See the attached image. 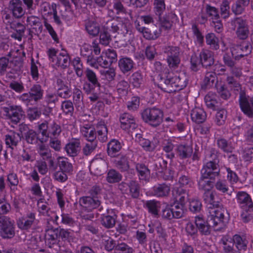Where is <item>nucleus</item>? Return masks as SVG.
Returning a JSON list of instances; mask_svg holds the SVG:
<instances>
[{
	"label": "nucleus",
	"instance_id": "1",
	"mask_svg": "<svg viewBox=\"0 0 253 253\" xmlns=\"http://www.w3.org/2000/svg\"><path fill=\"white\" fill-rule=\"evenodd\" d=\"M223 51H226L227 52L223 56V60L224 63L227 66L232 67L234 66V63L231 58V56L234 57L235 59H238L239 57H243L248 55L251 52V49L249 45L244 42L241 45H236L235 44H231L230 46V52H228V48L225 47V43L223 42L222 43Z\"/></svg>",
	"mask_w": 253,
	"mask_h": 253
},
{
	"label": "nucleus",
	"instance_id": "2",
	"mask_svg": "<svg viewBox=\"0 0 253 253\" xmlns=\"http://www.w3.org/2000/svg\"><path fill=\"white\" fill-rule=\"evenodd\" d=\"M49 60L54 67L67 68L70 64L69 56L65 50L58 53L54 48H49L47 51Z\"/></svg>",
	"mask_w": 253,
	"mask_h": 253
},
{
	"label": "nucleus",
	"instance_id": "3",
	"mask_svg": "<svg viewBox=\"0 0 253 253\" xmlns=\"http://www.w3.org/2000/svg\"><path fill=\"white\" fill-rule=\"evenodd\" d=\"M129 25L127 19L117 17L116 19L108 20L104 25V28L113 33H117L126 36L129 32Z\"/></svg>",
	"mask_w": 253,
	"mask_h": 253
},
{
	"label": "nucleus",
	"instance_id": "4",
	"mask_svg": "<svg viewBox=\"0 0 253 253\" xmlns=\"http://www.w3.org/2000/svg\"><path fill=\"white\" fill-rule=\"evenodd\" d=\"M43 94L42 86L39 84H34L28 92L23 93L18 98L27 106L34 105L42 98Z\"/></svg>",
	"mask_w": 253,
	"mask_h": 253
},
{
	"label": "nucleus",
	"instance_id": "5",
	"mask_svg": "<svg viewBox=\"0 0 253 253\" xmlns=\"http://www.w3.org/2000/svg\"><path fill=\"white\" fill-rule=\"evenodd\" d=\"M225 213H226V211L218 206L210 209L207 219L209 224L213 227L224 225L228 219V216H225Z\"/></svg>",
	"mask_w": 253,
	"mask_h": 253
},
{
	"label": "nucleus",
	"instance_id": "6",
	"mask_svg": "<svg viewBox=\"0 0 253 253\" xmlns=\"http://www.w3.org/2000/svg\"><path fill=\"white\" fill-rule=\"evenodd\" d=\"M163 116L161 110L156 107L146 108L142 113L143 120L154 126H159L162 123Z\"/></svg>",
	"mask_w": 253,
	"mask_h": 253
},
{
	"label": "nucleus",
	"instance_id": "7",
	"mask_svg": "<svg viewBox=\"0 0 253 253\" xmlns=\"http://www.w3.org/2000/svg\"><path fill=\"white\" fill-rule=\"evenodd\" d=\"M164 52L167 55L169 66L171 68H177L180 62L179 48L175 46L167 45L164 48Z\"/></svg>",
	"mask_w": 253,
	"mask_h": 253
},
{
	"label": "nucleus",
	"instance_id": "8",
	"mask_svg": "<svg viewBox=\"0 0 253 253\" xmlns=\"http://www.w3.org/2000/svg\"><path fill=\"white\" fill-rule=\"evenodd\" d=\"M0 234L3 238H11L15 235L13 222L6 216L0 217Z\"/></svg>",
	"mask_w": 253,
	"mask_h": 253
},
{
	"label": "nucleus",
	"instance_id": "9",
	"mask_svg": "<svg viewBox=\"0 0 253 253\" xmlns=\"http://www.w3.org/2000/svg\"><path fill=\"white\" fill-rule=\"evenodd\" d=\"M158 80L163 81L168 86L175 87L178 89H181L186 86L185 80H182L179 76H173L172 73H169L166 79H164L161 74L157 76Z\"/></svg>",
	"mask_w": 253,
	"mask_h": 253
},
{
	"label": "nucleus",
	"instance_id": "10",
	"mask_svg": "<svg viewBox=\"0 0 253 253\" xmlns=\"http://www.w3.org/2000/svg\"><path fill=\"white\" fill-rule=\"evenodd\" d=\"M232 24L237 27L236 35L242 40L246 39L249 34V26L246 20L241 17H238L232 21Z\"/></svg>",
	"mask_w": 253,
	"mask_h": 253
},
{
	"label": "nucleus",
	"instance_id": "11",
	"mask_svg": "<svg viewBox=\"0 0 253 253\" xmlns=\"http://www.w3.org/2000/svg\"><path fill=\"white\" fill-rule=\"evenodd\" d=\"M3 110L6 116L14 124L19 122L23 115V111L21 106H10L3 107Z\"/></svg>",
	"mask_w": 253,
	"mask_h": 253
},
{
	"label": "nucleus",
	"instance_id": "12",
	"mask_svg": "<svg viewBox=\"0 0 253 253\" xmlns=\"http://www.w3.org/2000/svg\"><path fill=\"white\" fill-rule=\"evenodd\" d=\"M236 199L240 207L243 210L250 212L253 211V202L251 196L247 192H237Z\"/></svg>",
	"mask_w": 253,
	"mask_h": 253
},
{
	"label": "nucleus",
	"instance_id": "13",
	"mask_svg": "<svg viewBox=\"0 0 253 253\" xmlns=\"http://www.w3.org/2000/svg\"><path fill=\"white\" fill-rule=\"evenodd\" d=\"M240 106L242 111L249 118L253 117V96L240 95Z\"/></svg>",
	"mask_w": 253,
	"mask_h": 253
},
{
	"label": "nucleus",
	"instance_id": "14",
	"mask_svg": "<svg viewBox=\"0 0 253 253\" xmlns=\"http://www.w3.org/2000/svg\"><path fill=\"white\" fill-rule=\"evenodd\" d=\"M201 172L202 175L213 179L219 175V169L215 162L210 161L204 165Z\"/></svg>",
	"mask_w": 253,
	"mask_h": 253
},
{
	"label": "nucleus",
	"instance_id": "15",
	"mask_svg": "<svg viewBox=\"0 0 253 253\" xmlns=\"http://www.w3.org/2000/svg\"><path fill=\"white\" fill-rule=\"evenodd\" d=\"M79 203L82 207L87 211H91L96 209L100 205V201L96 197L85 196L82 197L80 199Z\"/></svg>",
	"mask_w": 253,
	"mask_h": 253
},
{
	"label": "nucleus",
	"instance_id": "16",
	"mask_svg": "<svg viewBox=\"0 0 253 253\" xmlns=\"http://www.w3.org/2000/svg\"><path fill=\"white\" fill-rule=\"evenodd\" d=\"M121 128L125 130L128 131L134 129L136 127V124L134 118L128 113L123 114L120 118Z\"/></svg>",
	"mask_w": 253,
	"mask_h": 253
},
{
	"label": "nucleus",
	"instance_id": "17",
	"mask_svg": "<svg viewBox=\"0 0 253 253\" xmlns=\"http://www.w3.org/2000/svg\"><path fill=\"white\" fill-rule=\"evenodd\" d=\"M172 194V196L175 199L174 202L180 203L182 206H185L189 198L188 192L185 189L178 187L176 185L173 187Z\"/></svg>",
	"mask_w": 253,
	"mask_h": 253
},
{
	"label": "nucleus",
	"instance_id": "18",
	"mask_svg": "<svg viewBox=\"0 0 253 253\" xmlns=\"http://www.w3.org/2000/svg\"><path fill=\"white\" fill-rule=\"evenodd\" d=\"M80 132L82 135L88 141H93L96 138L95 129L89 122L81 125Z\"/></svg>",
	"mask_w": 253,
	"mask_h": 253
},
{
	"label": "nucleus",
	"instance_id": "19",
	"mask_svg": "<svg viewBox=\"0 0 253 253\" xmlns=\"http://www.w3.org/2000/svg\"><path fill=\"white\" fill-rule=\"evenodd\" d=\"M9 8L12 15L16 18L22 17L25 13L22 1L20 0H11Z\"/></svg>",
	"mask_w": 253,
	"mask_h": 253
},
{
	"label": "nucleus",
	"instance_id": "20",
	"mask_svg": "<svg viewBox=\"0 0 253 253\" xmlns=\"http://www.w3.org/2000/svg\"><path fill=\"white\" fill-rule=\"evenodd\" d=\"M177 156L180 159L190 158L193 152L192 146L185 144H181L177 146L175 149Z\"/></svg>",
	"mask_w": 253,
	"mask_h": 253
},
{
	"label": "nucleus",
	"instance_id": "21",
	"mask_svg": "<svg viewBox=\"0 0 253 253\" xmlns=\"http://www.w3.org/2000/svg\"><path fill=\"white\" fill-rule=\"evenodd\" d=\"M35 220V214L29 213L25 217L19 218L17 224L18 227L22 230H28L30 229Z\"/></svg>",
	"mask_w": 253,
	"mask_h": 253
},
{
	"label": "nucleus",
	"instance_id": "22",
	"mask_svg": "<svg viewBox=\"0 0 253 253\" xmlns=\"http://www.w3.org/2000/svg\"><path fill=\"white\" fill-rule=\"evenodd\" d=\"M58 234L59 230L57 228L50 227L45 229V243L49 248H51L52 245L57 242Z\"/></svg>",
	"mask_w": 253,
	"mask_h": 253
},
{
	"label": "nucleus",
	"instance_id": "23",
	"mask_svg": "<svg viewBox=\"0 0 253 253\" xmlns=\"http://www.w3.org/2000/svg\"><path fill=\"white\" fill-rule=\"evenodd\" d=\"M104 56L103 55L102 53L101 55L97 58H94L93 57H89L87 60V63L90 66L95 68H98V66L107 68L111 66L108 61H107L104 59Z\"/></svg>",
	"mask_w": 253,
	"mask_h": 253
},
{
	"label": "nucleus",
	"instance_id": "24",
	"mask_svg": "<svg viewBox=\"0 0 253 253\" xmlns=\"http://www.w3.org/2000/svg\"><path fill=\"white\" fill-rule=\"evenodd\" d=\"M170 191V185L166 183L159 184L153 187V195L157 197H167Z\"/></svg>",
	"mask_w": 253,
	"mask_h": 253
},
{
	"label": "nucleus",
	"instance_id": "25",
	"mask_svg": "<svg viewBox=\"0 0 253 253\" xmlns=\"http://www.w3.org/2000/svg\"><path fill=\"white\" fill-rule=\"evenodd\" d=\"M232 242L235 245L238 251L240 253L245 252L246 250L248 241L245 236H240L236 234L233 237Z\"/></svg>",
	"mask_w": 253,
	"mask_h": 253
},
{
	"label": "nucleus",
	"instance_id": "26",
	"mask_svg": "<svg viewBox=\"0 0 253 253\" xmlns=\"http://www.w3.org/2000/svg\"><path fill=\"white\" fill-rule=\"evenodd\" d=\"M195 223L199 231L203 234L207 235L210 233V226L208 221H206L202 215H198L195 217Z\"/></svg>",
	"mask_w": 253,
	"mask_h": 253
},
{
	"label": "nucleus",
	"instance_id": "27",
	"mask_svg": "<svg viewBox=\"0 0 253 253\" xmlns=\"http://www.w3.org/2000/svg\"><path fill=\"white\" fill-rule=\"evenodd\" d=\"M134 63L129 57H125L121 58L118 61V66L121 72L126 74L130 71L133 68Z\"/></svg>",
	"mask_w": 253,
	"mask_h": 253
},
{
	"label": "nucleus",
	"instance_id": "28",
	"mask_svg": "<svg viewBox=\"0 0 253 253\" xmlns=\"http://www.w3.org/2000/svg\"><path fill=\"white\" fill-rule=\"evenodd\" d=\"M122 147L121 143L118 140L113 139L107 145V152L111 157H116Z\"/></svg>",
	"mask_w": 253,
	"mask_h": 253
},
{
	"label": "nucleus",
	"instance_id": "29",
	"mask_svg": "<svg viewBox=\"0 0 253 253\" xmlns=\"http://www.w3.org/2000/svg\"><path fill=\"white\" fill-rule=\"evenodd\" d=\"M201 64L206 67L211 66L214 63L213 53L209 50H203L200 54Z\"/></svg>",
	"mask_w": 253,
	"mask_h": 253
},
{
	"label": "nucleus",
	"instance_id": "30",
	"mask_svg": "<svg viewBox=\"0 0 253 253\" xmlns=\"http://www.w3.org/2000/svg\"><path fill=\"white\" fill-rule=\"evenodd\" d=\"M136 30L143 35L144 38L147 40H155L157 39L160 33L157 31H155L153 33L147 28L142 27L139 24L136 25Z\"/></svg>",
	"mask_w": 253,
	"mask_h": 253
},
{
	"label": "nucleus",
	"instance_id": "31",
	"mask_svg": "<svg viewBox=\"0 0 253 253\" xmlns=\"http://www.w3.org/2000/svg\"><path fill=\"white\" fill-rule=\"evenodd\" d=\"M191 117L193 122L199 124L205 121L206 114L203 109L196 107L192 110Z\"/></svg>",
	"mask_w": 253,
	"mask_h": 253
},
{
	"label": "nucleus",
	"instance_id": "32",
	"mask_svg": "<svg viewBox=\"0 0 253 253\" xmlns=\"http://www.w3.org/2000/svg\"><path fill=\"white\" fill-rule=\"evenodd\" d=\"M215 195V192H211V191L205 192L204 194V200L209 206L210 209L216 207L219 205L218 201L216 200Z\"/></svg>",
	"mask_w": 253,
	"mask_h": 253
},
{
	"label": "nucleus",
	"instance_id": "33",
	"mask_svg": "<svg viewBox=\"0 0 253 253\" xmlns=\"http://www.w3.org/2000/svg\"><path fill=\"white\" fill-rule=\"evenodd\" d=\"M27 26L35 29L36 32L41 33L42 26L40 19L35 16L31 15L28 16L26 20Z\"/></svg>",
	"mask_w": 253,
	"mask_h": 253
},
{
	"label": "nucleus",
	"instance_id": "34",
	"mask_svg": "<svg viewBox=\"0 0 253 253\" xmlns=\"http://www.w3.org/2000/svg\"><path fill=\"white\" fill-rule=\"evenodd\" d=\"M85 30L92 37L97 36L100 31L99 25L94 20H88L86 22Z\"/></svg>",
	"mask_w": 253,
	"mask_h": 253
},
{
	"label": "nucleus",
	"instance_id": "35",
	"mask_svg": "<svg viewBox=\"0 0 253 253\" xmlns=\"http://www.w3.org/2000/svg\"><path fill=\"white\" fill-rule=\"evenodd\" d=\"M177 139H178L177 138ZM176 138H170L166 140L163 143V149L167 153L168 158L172 159L174 157V154L172 152L175 142H176Z\"/></svg>",
	"mask_w": 253,
	"mask_h": 253
},
{
	"label": "nucleus",
	"instance_id": "36",
	"mask_svg": "<svg viewBox=\"0 0 253 253\" xmlns=\"http://www.w3.org/2000/svg\"><path fill=\"white\" fill-rule=\"evenodd\" d=\"M65 149L69 156H76L80 150L79 141L75 140L70 142L66 145Z\"/></svg>",
	"mask_w": 253,
	"mask_h": 253
},
{
	"label": "nucleus",
	"instance_id": "37",
	"mask_svg": "<svg viewBox=\"0 0 253 253\" xmlns=\"http://www.w3.org/2000/svg\"><path fill=\"white\" fill-rule=\"evenodd\" d=\"M209 177L203 175L200 177L198 182L199 188L205 192L210 191L213 187V182Z\"/></svg>",
	"mask_w": 253,
	"mask_h": 253
},
{
	"label": "nucleus",
	"instance_id": "38",
	"mask_svg": "<svg viewBox=\"0 0 253 253\" xmlns=\"http://www.w3.org/2000/svg\"><path fill=\"white\" fill-rule=\"evenodd\" d=\"M145 206L149 212L155 216L158 215L161 206L159 202L155 200L147 201L145 204Z\"/></svg>",
	"mask_w": 253,
	"mask_h": 253
},
{
	"label": "nucleus",
	"instance_id": "39",
	"mask_svg": "<svg viewBox=\"0 0 253 253\" xmlns=\"http://www.w3.org/2000/svg\"><path fill=\"white\" fill-rule=\"evenodd\" d=\"M206 43L214 50L219 48V40L217 37L213 33H208L206 36Z\"/></svg>",
	"mask_w": 253,
	"mask_h": 253
},
{
	"label": "nucleus",
	"instance_id": "40",
	"mask_svg": "<svg viewBox=\"0 0 253 253\" xmlns=\"http://www.w3.org/2000/svg\"><path fill=\"white\" fill-rule=\"evenodd\" d=\"M98 139L102 142L107 140L108 130L104 122H99L96 126Z\"/></svg>",
	"mask_w": 253,
	"mask_h": 253
},
{
	"label": "nucleus",
	"instance_id": "41",
	"mask_svg": "<svg viewBox=\"0 0 253 253\" xmlns=\"http://www.w3.org/2000/svg\"><path fill=\"white\" fill-rule=\"evenodd\" d=\"M250 2V0H237L232 6V10L236 15L242 14Z\"/></svg>",
	"mask_w": 253,
	"mask_h": 253
},
{
	"label": "nucleus",
	"instance_id": "42",
	"mask_svg": "<svg viewBox=\"0 0 253 253\" xmlns=\"http://www.w3.org/2000/svg\"><path fill=\"white\" fill-rule=\"evenodd\" d=\"M20 135L14 132H10L9 134L5 135V141L6 145L10 148L16 146L20 140Z\"/></svg>",
	"mask_w": 253,
	"mask_h": 253
},
{
	"label": "nucleus",
	"instance_id": "43",
	"mask_svg": "<svg viewBox=\"0 0 253 253\" xmlns=\"http://www.w3.org/2000/svg\"><path fill=\"white\" fill-rule=\"evenodd\" d=\"M136 169L140 180L147 181L150 177V170L143 164H137L136 165Z\"/></svg>",
	"mask_w": 253,
	"mask_h": 253
},
{
	"label": "nucleus",
	"instance_id": "44",
	"mask_svg": "<svg viewBox=\"0 0 253 253\" xmlns=\"http://www.w3.org/2000/svg\"><path fill=\"white\" fill-rule=\"evenodd\" d=\"M140 145L146 151H153L158 146L159 141L157 139H154L152 142L149 140L141 138L139 141Z\"/></svg>",
	"mask_w": 253,
	"mask_h": 253
},
{
	"label": "nucleus",
	"instance_id": "45",
	"mask_svg": "<svg viewBox=\"0 0 253 253\" xmlns=\"http://www.w3.org/2000/svg\"><path fill=\"white\" fill-rule=\"evenodd\" d=\"M122 178V175L119 172L113 169L108 171L106 176V180L110 183L119 182L121 180Z\"/></svg>",
	"mask_w": 253,
	"mask_h": 253
},
{
	"label": "nucleus",
	"instance_id": "46",
	"mask_svg": "<svg viewBox=\"0 0 253 253\" xmlns=\"http://www.w3.org/2000/svg\"><path fill=\"white\" fill-rule=\"evenodd\" d=\"M170 206L175 218H179L183 216L185 210V206H182L180 203H177V202H174Z\"/></svg>",
	"mask_w": 253,
	"mask_h": 253
},
{
	"label": "nucleus",
	"instance_id": "47",
	"mask_svg": "<svg viewBox=\"0 0 253 253\" xmlns=\"http://www.w3.org/2000/svg\"><path fill=\"white\" fill-rule=\"evenodd\" d=\"M48 128L47 123L45 121L39 125V133H41L42 135L41 138H39V141L42 143L45 142L49 136Z\"/></svg>",
	"mask_w": 253,
	"mask_h": 253
},
{
	"label": "nucleus",
	"instance_id": "48",
	"mask_svg": "<svg viewBox=\"0 0 253 253\" xmlns=\"http://www.w3.org/2000/svg\"><path fill=\"white\" fill-rule=\"evenodd\" d=\"M129 83L134 87H139L143 83L142 75L139 72L133 73L129 78Z\"/></svg>",
	"mask_w": 253,
	"mask_h": 253
},
{
	"label": "nucleus",
	"instance_id": "49",
	"mask_svg": "<svg viewBox=\"0 0 253 253\" xmlns=\"http://www.w3.org/2000/svg\"><path fill=\"white\" fill-rule=\"evenodd\" d=\"M153 10L158 16H162L166 9L165 0H154Z\"/></svg>",
	"mask_w": 253,
	"mask_h": 253
},
{
	"label": "nucleus",
	"instance_id": "50",
	"mask_svg": "<svg viewBox=\"0 0 253 253\" xmlns=\"http://www.w3.org/2000/svg\"><path fill=\"white\" fill-rule=\"evenodd\" d=\"M59 167L61 170L66 173H70L73 171L72 164L65 158H61L59 160Z\"/></svg>",
	"mask_w": 253,
	"mask_h": 253
},
{
	"label": "nucleus",
	"instance_id": "51",
	"mask_svg": "<svg viewBox=\"0 0 253 253\" xmlns=\"http://www.w3.org/2000/svg\"><path fill=\"white\" fill-rule=\"evenodd\" d=\"M222 242L223 253H242L234 249V244L232 241L223 239Z\"/></svg>",
	"mask_w": 253,
	"mask_h": 253
},
{
	"label": "nucleus",
	"instance_id": "52",
	"mask_svg": "<svg viewBox=\"0 0 253 253\" xmlns=\"http://www.w3.org/2000/svg\"><path fill=\"white\" fill-rule=\"evenodd\" d=\"M37 206L38 211L40 214L43 215H49V211L50 210L47 203L43 199H40L38 201Z\"/></svg>",
	"mask_w": 253,
	"mask_h": 253
},
{
	"label": "nucleus",
	"instance_id": "53",
	"mask_svg": "<svg viewBox=\"0 0 253 253\" xmlns=\"http://www.w3.org/2000/svg\"><path fill=\"white\" fill-rule=\"evenodd\" d=\"M177 185L178 187L182 188H187L191 187L193 185V181L187 176L183 175L179 178L178 183L176 184L174 186Z\"/></svg>",
	"mask_w": 253,
	"mask_h": 253
},
{
	"label": "nucleus",
	"instance_id": "54",
	"mask_svg": "<svg viewBox=\"0 0 253 253\" xmlns=\"http://www.w3.org/2000/svg\"><path fill=\"white\" fill-rule=\"evenodd\" d=\"M39 138H41L40 136H38V134L33 129L29 130L25 134V139L27 142L30 144L36 143Z\"/></svg>",
	"mask_w": 253,
	"mask_h": 253
},
{
	"label": "nucleus",
	"instance_id": "55",
	"mask_svg": "<svg viewBox=\"0 0 253 253\" xmlns=\"http://www.w3.org/2000/svg\"><path fill=\"white\" fill-rule=\"evenodd\" d=\"M73 97L75 105L80 107L83 101V95L82 91L78 88H75L73 91Z\"/></svg>",
	"mask_w": 253,
	"mask_h": 253
},
{
	"label": "nucleus",
	"instance_id": "56",
	"mask_svg": "<svg viewBox=\"0 0 253 253\" xmlns=\"http://www.w3.org/2000/svg\"><path fill=\"white\" fill-rule=\"evenodd\" d=\"M85 76L88 81L93 85H99L96 74L89 68H86L85 71Z\"/></svg>",
	"mask_w": 253,
	"mask_h": 253
},
{
	"label": "nucleus",
	"instance_id": "57",
	"mask_svg": "<svg viewBox=\"0 0 253 253\" xmlns=\"http://www.w3.org/2000/svg\"><path fill=\"white\" fill-rule=\"evenodd\" d=\"M128 87L129 85L126 81H121L117 86V91L121 96H125L127 93Z\"/></svg>",
	"mask_w": 253,
	"mask_h": 253
},
{
	"label": "nucleus",
	"instance_id": "58",
	"mask_svg": "<svg viewBox=\"0 0 253 253\" xmlns=\"http://www.w3.org/2000/svg\"><path fill=\"white\" fill-rule=\"evenodd\" d=\"M216 80L215 73L213 72H207L204 80V83L206 87L212 86Z\"/></svg>",
	"mask_w": 253,
	"mask_h": 253
},
{
	"label": "nucleus",
	"instance_id": "59",
	"mask_svg": "<svg viewBox=\"0 0 253 253\" xmlns=\"http://www.w3.org/2000/svg\"><path fill=\"white\" fill-rule=\"evenodd\" d=\"M38 152L44 160L51 157L50 151L48 147L43 143L39 145Z\"/></svg>",
	"mask_w": 253,
	"mask_h": 253
},
{
	"label": "nucleus",
	"instance_id": "60",
	"mask_svg": "<svg viewBox=\"0 0 253 253\" xmlns=\"http://www.w3.org/2000/svg\"><path fill=\"white\" fill-rule=\"evenodd\" d=\"M104 57L107 58L109 64L111 65L117 61V54L115 50L112 49H107L102 51Z\"/></svg>",
	"mask_w": 253,
	"mask_h": 253
},
{
	"label": "nucleus",
	"instance_id": "61",
	"mask_svg": "<svg viewBox=\"0 0 253 253\" xmlns=\"http://www.w3.org/2000/svg\"><path fill=\"white\" fill-rule=\"evenodd\" d=\"M230 1L223 0L220 5L221 15L224 18H227L230 14Z\"/></svg>",
	"mask_w": 253,
	"mask_h": 253
},
{
	"label": "nucleus",
	"instance_id": "62",
	"mask_svg": "<svg viewBox=\"0 0 253 253\" xmlns=\"http://www.w3.org/2000/svg\"><path fill=\"white\" fill-rule=\"evenodd\" d=\"M25 30V26L19 23L16 24L15 27L16 33L12 34L11 37L18 41H21Z\"/></svg>",
	"mask_w": 253,
	"mask_h": 253
},
{
	"label": "nucleus",
	"instance_id": "63",
	"mask_svg": "<svg viewBox=\"0 0 253 253\" xmlns=\"http://www.w3.org/2000/svg\"><path fill=\"white\" fill-rule=\"evenodd\" d=\"M133 249L125 243L117 245L115 249V253H132Z\"/></svg>",
	"mask_w": 253,
	"mask_h": 253
},
{
	"label": "nucleus",
	"instance_id": "64",
	"mask_svg": "<svg viewBox=\"0 0 253 253\" xmlns=\"http://www.w3.org/2000/svg\"><path fill=\"white\" fill-rule=\"evenodd\" d=\"M217 144L223 151L229 153L232 152L234 148L232 145L228 143L224 139H220L217 140Z\"/></svg>",
	"mask_w": 253,
	"mask_h": 253
}]
</instances>
